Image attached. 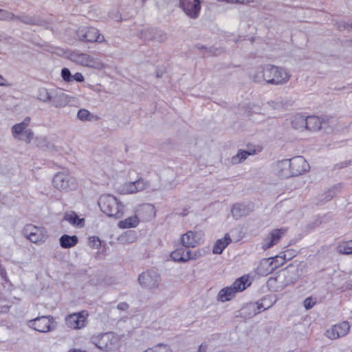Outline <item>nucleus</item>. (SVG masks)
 I'll list each match as a JSON object with an SVG mask.
<instances>
[{"label":"nucleus","mask_w":352,"mask_h":352,"mask_svg":"<svg viewBox=\"0 0 352 352\" xmlns=\"http://www.w3.org/2000/svg\"><path fill=\"white\" fill-rule=\"evenodd\" d=\"M171 258L177 262H186L191 257V252L185 246L176 248L171 252Z\"/></svg>","instance_id":"obj_17"},{"label":"nucleus","mask_w":352,"mask_h":352,"mask_svg":"<svg viewBox=\"0 0 352 352\" xmlns=\"http://www.w3.org/2000/svg\"><path fill=\"white\" fill-rule=\"evenodd\" d=\"M52 320L50 317L42 316L30 321V326L34 330L45 333L51 329Z\"/></svg>","instance_id":"obj_13"},{"label":"nucleus","mask_w":352,"mask_h":352,"mask_svg":"<svg viewBox=\"0 0 352 352\" xmlns=\"http://www.w3.org/2000/svg\"><path fill=\"white\" fill-rule=\"evenodd\" d=\"M140 283L147 288H154L157 285L158 276L155 272H144L139 277Z\"/></svg>","instance_id":"obj_15"},{"label":"nucleus","mask_w":352,"mask_h":352,"mask_svg":"<svg viewBox=\"0 0 352 352\" xmlns=\"http://www.w3.org/2000/svg\"><path fill=\"white\" fill-rule=\"evenodd\" d=\"M87 316L86 311L70 314L66 317V324L71 329H80L85 326Z\"/></svg>","instance_id":"obj_4"},{"label":"nucleus","mask_w":352,"mask_h":352,"mask_svg":"<svg viewBox=\"0 0 352 352\" xmlns=\"http://www.w3.org/2000/svg\"><path fill=\"white\" fill-rule=\"evenodd\" d=\"M275 69L277 71V72L272 73L271 74V76H272L271 78H274L276 76H278V78H283V80L280 81V82H270L271 84H276L277 85V84L283 83V82H286L289 79V76L288 75V74L285 71H284L283 69H278V67H275Z\"/></svg>","instance_id":"obj_27"},{"label":"nucleus","mask_w":352,"mask_h":352,"mask_svg":"<svg viewBox=\"0 0 352 352\" xmlns=\"http://www.w3.org/2000/svg\"><path fill=\"white\" fill-rule=\"evenodd\" d=\"M78 241V237L76 235L64 234L60 238V244L63 248H70L76 245Z\"/></svg>","instance_id":"obj_21"},{"label":"nucleus","mask_w":352,"mask_h":352,"mask_svg":"<svg viewBox=\"0 0 352 352\" xmlns=\"http://www.w3.org/2000/svg\"><path fill=\"white\" fill-rule=\"evenodd\" d=\"M61 76L65 81L70 82L72 79L70 71L67 68H63L61 71Z\"/></svg>","instance_id":"obj_30"},{"label":"nucleus","mask_w":352,"mask_h":352,"mask_svg":"<svg viewBox=\"0 0 352 352\" xmlns=\"http://www.w3.org/2000/svg\"><path fill=\"white\" fill-rule=\"evenodd\" d=\"M350 329V325L347 322H342L340 324L333 326L326 331V336L330 339H337L341 336H345Z\"/></svg>","instance_id":"obj_11"},{"label":"nucleus","mask_w":352,"mask_h":352,"mask_svg":"<svg viewBox=\"0 0 352 352\" xmlns=\"http://www.w3.org/2000/svg\"><path fill=\"white\" fill-rule=\"evenodd\" d=\"M72 78L74 79L77 82H83L84 76L81 73L77 72L72 76Z\"/></svg>","instance_id":"obj_36"},{"label":"nucleus","mask_w":352,"mask_h":352,"mask_svg":"<svg viewBox=\"0 0 352 352\" xmlns=\"http://www.w3.org/2000/svg\"><path fill=\"white\" fill-rule=\"evenodd\" d=\"M276 72H277V71L275 69V67L274 66L260 67L255 72V74H254V78L255 81L261 82L264 80L266 82H278L283 80V78H278V76H276L273 78H271V74Z\"/></svg>","instance_id":"obj_3"},{"label":"nucleus","mask_w":352,"mask_h":352,"mask_svg":"<svg viewBox=\"0 0 352 352\" xmlns=\"http://www.w3.org/2000/svg\"><path fill=\"white\" fill-rule=\"evenodd\" d=\"M24 234L33 243H40L46 238L45 232L40 228L28 225L24 228Z\"/></svg>","instance_id":"obj_7"},{"label":"nucleus","mask_w":352,"mask_h":352,"mask_svg":"<svg viewBox=\"0 0 352 352\" xmlns=\"http://www.w3.org/2000/svg\"><path fill=\"white\" fill-rule=\"evenodd\" d=\"M98 205L101 210L109 217L120 218L124 213V205L116 197L104 195L100 197Z\"/></svg>","instance_id":"obj_1"},{"label":"nucleus","mask_w":352,"mask_h":352,"mask_svg":"<svg viewBox=\"0 0 352 352\" xmlns=\"http://www.w3.org/2000/svg\"><path fill=\"white\" fill-rule=\"evenodd\" d=\"M65 219L74 226L82 227L84 226V219L79 218L74 212L67 214L65 217Z\"/></svg>","instance_id":"obj_25"},{"label":"nucleus","mask_w":352,"mask_h":352,"mask_svg":"<svg viewBox=\"0 0 352 352\" xmlns=\"http://www.w3.org/2000/svg\"><path fill=\"white\" fill-rule=\"evenodd\" d=\"M179 3L188 16L191 18L198 16L201 9V0H179Z\"/></svg>","instance_id":"obj_8"},{"label":"nucleus","mask_w":352,"mask_h":352,"mask_svg":"<svg viewBox=\"0 0 352 352\" xmlns=\"http://www.w3.org/2000/svg\"><path fill=\"white\" fill-rule=\"evenodd\" d=\"M236 292L232 287L223 289L220 291L218 298L222 302L230 300L235 294Z\"/></svg>","instance_id":"obj_24"},{"label":"nucleus","mask_w":352,"mask_h":352,"mask_svg":"<svg viewBox=\"0 0 352 352\" xmlns=\"http://www.w3.org/2000/svg\"><path fill=\"white\" fill-rule=\"evenodd\" d=\"M78 118L81 120H87L89 118V112L86 109H80L78 113Z\"/></svg>","instance_id":"obj_32"},{"label":"nucleus","mask_w":352,"mask_h":352,"mask_svg":"<svg viewBox=\"0 0 352 352\" xmlns=\"http://www.w3.org/2000/svg\"><path fill=\"white\" fill-rule=\"evenodd\" d=\"M53 184L56 188L64 191L74 190L77 186L74 177L63 173H58L54 176Z\"/></svg>","instance_id":"obj_2"},{"label":"nucleus","mask_w":352,"mask_h":352,"mask_svg":"<svg viewBox=\"0 0 352 352\" xmlns=\"http://www.w3.org/2000/svg\"><path fill=\"white\" fill-rule=\"evenodd\" d=\"M139 223V217L136 214H134L124 220L120 221L118 223V226L121 229H128L135 228Z\"/></svg>","instance_id":"obj_19"},{"label":"nucleus","mask_w":352,"mask_h":352,"mask_svg":"<svg viewBox=\"0 0 352 352\" xmlns=\"http://www.w3.org/2000/svg\"><path fill=\"white\" fill-rule=\"evenodd\" d=\"M294 124L296 128H300L305 126V128L310 131H316L321 128V122L320 119L315 116H309L306 119L303 118H296L294 121Z\"/></svg>","instance_id":"obj_9"},{"label":"nucleus","mask_w":352,"mask_h":352,"mask_svg":"<svg viewBox=\"0 0 352 352\" xmlns=\"http://www.w3.org/2000/svg\"><path fill=\"white\" fill-rule=\"evenodd\" d=\"M146 183L143 179H140L135 182L124 183L120 188V192L122 194L135 193L141 191L146 187Z\"/></svg>","instance_id":"obj_14"},{"label":"nucleus","mask_w":352,"mask_h":352,"mask_svg":"<svg viewBox=\"0 0 352 352\" xmlns=\"http://www.w3.org/2000/svg\"><path fill=\"white\" fill-rule=\"evenodd\" d=\"M284 166L289 167L290 172L288 174L289 176L300 175L306 171L308 167L305 159L300 157L294 158L289 162H285Z\"/></svg>","instance_id":"obj_5"},{"label":"nucleus","mask_w":352,"mask_h":352,"mask_svg":"<svg viewBox=\"0 0 352 352\" xmlns=\"http://www.w3.org/2000/svg\"><path fill=\"white\" fill-rule=\"evenodd\" d=\"M14 18L12 13L8 12L3 10L0 9V19L1 20H11Z\"/></svg>","instance_id":"obj_31"},{"label":"nucleus","mask_w":352,"mask_h":352,"mask_svg":"<svg viewBox=\"0 0 352 352\" xmlns=\"http://www.w3.org/2000/svg\"><path fill=\"white\" fill-rule=\"evenodd\" d=\"M241 207L239 206H234L232 210V214L233 216L237 217H239L241 215Z\"/></svg>","instance_id":"obj_35"},{"label":"nucleus","mask_w":352,"mask_h":352,"mask_svg":"<svg viewBox=\"0 0 352 352\" xmlns=\"http://www.w3.org/2000/svg\"><path fill=\"white\" fill-rule=\"evenodd\" d=\"M30 118H26L21 123L16 124L12 127V133L16 138L29 142L32 138V133L30 131H25L24 133H21L27 128L30 122Z\"/></svg>","instance_id":"obj_6"},{"label":"nucleus","mask_w":352,"mask_h":352,"mask_svg":"<svg viewBox=\"0 0 352 352\" xmlns=\"http://www.w3.org/2000/svg\"><path fill=\"white\" fill-rule=\"evenodd\" d=\"M69 58L74 62L83 66L98 67L100 65V63L98 61L85 54L72 53Z\"/></svg>","instance_id":"obj_12"},{"label":"nucleus","mask_w":352,"mask_h":352,"mask_svg":"<svg viewBox=\"0 0 352 352\" xmlns=\"http://www.w3.org/2000/svg\"><path fill=\"white\" fill-rule=\"evenodd\" d=\"M250 285L249 277L248 276H243L238 278L231 286L236 292H242L248 285Z\"/></svg>","instance_id":"obj_22"},{"label":"nucleus","mask_w":352,"mask_h":352,"mask_svg":"<svg viewBox=\"0 0 352 352\" xmlns=\"http://www.w3.org/2000/svg\"><path fill=\"white\" fill-rule=\"evenodd\" d=\"M128 307V305L125 302H121L118 305V308L121 310H124Z\"/></svg>","instance_id":"obj_37"},{"label":"nucleus","mask_w":352,"mask_h":352,"mask_svg":"<svg viewBox=\"0 0 352 352\" xmlns=\"http://www.w3.org/2000/svg\"><path fill=\"white\" fill-rule=\"evenodd\" d=\"M89 243L91 244L92 247H98L100 245V239L96 236H92L89 238Z\"/></svg>","instance_id":"obj_34"},{"label":"nucleus","mask_w":352,"mask_h":352,"mask_svg":"<svg viewBox=\"0 0 352 352\" xmlns=\"http://www.w3.org/2000/svg\"><path fill=\"white\" fill-rule=\"evenodd\" d=\"M230 241L231 239L228 234H226L224 238L217 240L213 247V253L221 254Z\"/></svg>","instance_id":"obj_23"},{"label":"nucleus","mask_w":352,"mask_h":352,"mask_svg":"<svg viewBox=\"0 0 352 352\" xmlns=\"http://www.w3.org/2000/svg\"><path fill=\"white\" fill-rule=\"evenodd\" d=\"M0 85L1 86H8L9 85V84L7 82V81L1 76H0Z\"/></svg>","instance_id":"obj_38"},{"label":"nucleus","mask_w":352,"mask_h":352,"mask_svg":"<svg viewBox=\"0 0 352 352\" xmlns=\"http://www.w3.org/2000/svg\"><path fill=\"white\" fill-rule=\"evenodd\" d=\"M201 238L192 231H188L181 236V242L186 248H194L199 245Z\"/></svg>","instance_id":"obj_16"},{"label":"nucleus","mask_w":352,"mask_h":352,"mask_svg":"<svg viewBox=\"0 0 352 352\" xmlns=\"http://www.w3.org/2000/svg\"><path fill=\"white\" fill-rule=\"evenodd\" d=\"M38 98L41 101L47 102L51 100V96L46 89L41 88L38 90Z\"/></svg>","instance_id":"obj_29"},{"label":"nucleus","mask_w":352,"mask_h":352,"mask_svg":"<svg viewBox=\"0 0 352 352\" xmlns=\"http://www.w3.org/2000/svg\"><path fill=\"white\" fill-rule=\"evenodd\" d=\"M315 303H316V301L313 298H308L305 300L304 306L306 309H309L315 305Z\"/></svg>","instance_id":"obj_33"},{"label":"nucleus","mask_w":352,"mask_h":352,"mask_svg":"<svg viewBox=\"0 0 352 352\" xmlns=\"http://www.w3.org/2000/svg\"><path fill=\"white\" fill-rule=\"evenodd\" d=\"M78 36L88 42H102L104 38L98 30L94 28H84L78 30Z\"/></svg>","instance_id":"obj_10"},{"label":"nucleus","mask_w":352,"mask_h":352,"mask_svg":"<svg viewBox=\"0 0 352 352\" xmlns=\"http://www.w3.org/2000/svg\"><path fill=\"white\" fill-rule=\"evenodd\" d=\"M284 233L285 230L283 229H276L273 230L270 233V236L265 239L263 244L264 249H267L276 243Z\"/></svg>","instance_id":"obj_18"},{"label":"nucleus","mask_w":352,"mask_h":352,"mask_svg":"<svg viewBox=\"0 0 352 352\" xmlns=\"http://www.w3.org/2000/svg\"><path fill=\"white\" fill-rule=\"evenodd\" d=\"M337 248L338 251L341 254H352V241L342 242L338 245Z\"/></svg>","instance_id":"obj_26"},{"label":"nucleus","mask_w":352,"mask_h":352,"mask_svg":"<svg viewBox=\"0 0 352 352\" xmlns=\"http://www.w3.org/2000/svg\"><path fill=\"white\" fill-rule=\"evenodd\" d=\"M98 346L102 350H109L113 346V336L111 334L102 335L97 341Z\"/></svg>","instance_id":"obj_20"},{"label":"nucleus","mask_w":352,"mask_h":352,"mask_svg":"<svg viewBox=\"0 0 352 352\" xmlns=\"http://www.w3.org/2000/svg\"><path fill=\"white\" fill-rule=\"evenodd\" d=\"M255 151H253V152H247L245 151H239L237 155L234 157H232V162L233 163H239L241 162L242 160L246 159V157L248 156V155H252L254 153Z\"/></svg>","instance_id":"obj_28"}]
</instances>
